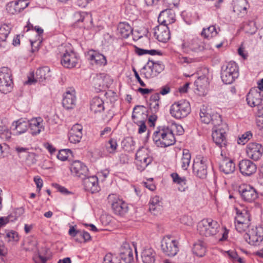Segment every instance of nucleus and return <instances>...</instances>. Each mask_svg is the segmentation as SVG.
<instances>
[{"label": "nucleus", "instance_id": "37998d69", "mask_svg": "<svg viewBox=\"0 0 263 263\" xmlns=\"http://www.w3.org/2000/svg\"><path fill=\"white\" fill-rule=\"evenodd\" d=\"M218 31L215 25H211L206 28H203L201 35L206 39H211L217 35Z\"/></svg>", "mask_w": 263, "mask_h": 263}, {"label": "nucleus", "instance_id": "f8f14e48", "mask_svg": "<svg viewBox=\"0 0 263 263\" xmlns=\"http://www.w3.org/2000/svg\"><path fill=\"white\" fill-rule=\"evenodd\" d=\"M178 242L170 237H164L161 241V249L167 256L173 257L177 254L179 251Z\"/></svg>", "mask_w": 263, "mask_h": 263}, {"label": "nucleus", "instance_id": "49530a36", "mask_svg": "<svg viewBox=\"0 0 263 263\" xmlns=\"http://www.w3.org/2000/svg\"><path fill=\"white\" fill-rule=\"evenodd\" d=\"M196 89L201 91L204 89L208 85V78L205 76H200L194 82Z\"/></svg>", "mask_w": 263, "mask_h": 263}, {"label": "nucleus", "instance_id": "58836bf2", "mask_svg": "<svg viewBox=\"0 0 263 263\" xmlns=\"http://www.w3.org/2000/svg\"><path fill=\"white\" fill-rule=\"evenodd\" d=\"M119 34L123 38H127L132 33L131 26L126 23H120L118 27Z\"/></svg>", "mask_w": 263, "mask_h": 263}, {"label": "nucleus", "instance_id": "603ef678", "mask_svg": "<svg viewBox=\"0 0 263 263\" xmlns=\"http://www.w3.org/2000/svg\"><path fill=\"white\" fill-rule=\"evenodd\" d=\"M117 146L118 144L116 140L111 139L106 145V150L109 153L113 154L115 152Z\"/></svg>", "mask_w": 263, "mask_h": 263}, {"label": "nucleus", "instance_id": "72a5a7b5", "mask_svg": "<svg viewBox=\"0 0 263 263\" xmlns=\"http://www.w3.org/2000/svg\"><path fill=\"white\" fill-rule=\"evenodd\" d=\"M160 93H156L152 95L149 99V109L148 114H155L159 109Z\"/></svg>", "mask_w": 263, "mask_h": 263}, {"label": "nucleus", "instance_id": "423d86ee", "mask_svg": "<svg viewBox=\"0 0 263 263\" xmlns=\"http://www.w3.org/2000/svg\"><path fill=\"white\" fill-rule=\"evenodd\" d=\"M200 118L202 123H211L214 126H219L222 123L220 115L218 114H212L211 109L205 105H202L200 108Z\"/></svg>", "mask_w": 263, "mask_h": 263}, {"label": "nucleus", "instance_id": "774afa93", "mask_svg": "<svg viewBox=\"0 0 263 263\" xmlns=\"http://www.w3.org/2000/svg\"><path fill=\"white\" fill-rule=\"evenodd\" d=\"M24 213V210L23 208H17L15 210V211H14V214L15 215L14 216V218L13 219V220H16L18 217H20V216H21L22 215H23ZM13 217V216H12Z\"/></svg>", "mask_w": 263, "mask_h": 263}, {"label": "nucleus", "instance_id": "c9c22d12", "mask_svg": "<svg viewBox=\"0 0 263 263\" xmlns=\"http://www.w3.org/2000/svg\"><path fill=\"white\" fill-rule=\"evenodd\" d=\"M235 210L236 212V221L250 223V216L247 209L236 208Z\"/></svg>", "mask_w": 263, "mask_h": 263}, {"label": "nucleus", "instance_id": "a18cd8bd", "mask_svg": "<svg viewBox=\"0 0 263 263\" xmlns=\"http://www.w3.org/2000/svg\"><path fill=\"white\" fill-rule=\"evenodd\" d=\"M191 154L187 149L183 151V155L181 159V167L183 170H186L191 161Z\"/></svg>", "mask_w": 263, "mask_h": 263}, {"label": "nucleus", "instance_id": "412c9836", "mask_svg": "<svg viewBox=\"0 0 263 263\" xmlns=\"http://www.w3.org/2000/svg\"><path fill=\"white\" fill-rule=\"evenodd\" d=\"M28 4L27 0H18L11 2L7 5L6 9L10 14H17L26 8Z\"/></svg>", "mask_w": 263, "mask_h": 263}, {"label": "nucleus", "instance_id": "c85d7f7f", "mask_svg": "<svg viewBox=\"0 0 263 263\" xmlns=\"http://www.w3.org/2000/svg\"><path fill=\"white\" fill-rule=\"evenodd\" d=\"M155 251L150 247H145L141 252V257L143 263H154L156 260Z\"/></svg>", "mask_w": 263, "mask_h": 263}, {"label": "nucleus", "instance_id": "4d7b16f0", "mask_svg": "<svg viewBox=\"0 0 263 263\" xmlns=\"http://www.w3.org/2000/svg\"><path fill=\"white\" fill-rule=\"evenodd\" d=\"M245 28L246 32L250 34H254L257 31V28L254 22H249L245 26Z\"/></svg>", "mask_w": 263, "mask_h": 263}, {"label": "nucleus", "instance_id": "de8ad7c7", "mask_svg": "<svg viewBox=\"0 0 263 263\" xmlns=\"http://www.w3.org/2000/svg\"><path fill=\"white\" fill-rule=\"evenodd\" d=\"M91 239L90 234L83 230H80L78 235L75 239L76 241L79 242H86Z\"/></svg>", "mask_w": 263, "mask_h": 263}, {"label": "nucleus", "instance_id": "7c9ffc66", "mask_svg": "<svg viewBox=\"0 0 263 263\" xmlns=\"http://www.w3.org/2000/svg\"><path fill=\"white\" fill-rule=\"evenodd\" d=\"M219 169L224 174H229L234 172L235 164L232 160L225 157L224 159L220 162Z\"/></svg>", "mask_w": 263, "mask_h": 263}, {"label": "nucleus", "instance_id": "dca6fc26", "mask_svg": "<svg viewBox=\"0 0 263 263\" xmlns=\"http://www.w3.org/2000/svg\"><path fill=\"white\" fill-rule=\"evenodd\" d=\"M246 152L251 159L257 161L261 157L263 148L261 144L257 143H250L247 145Z\"/></svg>", "mask_w": 263, "mask_h": 263}, {"label": "nucleus", "instance_id": "5fc2aeb1", "mask_svg": "<svg viewBox=\"0 0 263 263\" xmlns=\"http://www.w3.org/2000/svg\"><path fill=\"white\" fill-rule=\"evenodd\" d=\"M250 223L235 221V228L239 233L244 232L250 226Z\"/></svg>", "mask_w": 263, "mask_h": 263}, {"label": "nucleus", "instance_id": "aec40b11", "mask_svg": "<svg viewBox=\"0 0 263 263\" xmlns=\"http://www.w3.org/2000/svg\"><path fill=\"white\" fill-rule=\"evenodd\" d=\"M263 96L257 89H251L247 96L248 104L251 107L258 106L262 100Z\"/></svg>", "mask_w": 263, "mask_h": 263}, {"label": "nucleus", "instance_id": "4c0bfd02", "mask_svg": "<svg viewBox=\"0 0 263 263\" xmlns=\"http://www.w3.org/2000/svg\"><path fill=\"white\" fill-rule=\"evenodd\" d=\"M206 250V243L200 240L196 242L193 248V253L199 257H202L205 255Z\"/></svg>", "mask_w": 263, "mask_h": 263}, {"label": "nucleus", "instance_id": "9b49d317", "mask_svg": "<svg viewBox=\"0 0 263 263\" xmlns=\"http://www.w3.org/2000/svg\"><path fill=\"white\" fill-rule=\"evenodd\" d=\"M108 200L111 203L112 209L116 214L122 216L127 212L128 206L126 203L119 199L117 195H109Z\"/></svg>", "mask_w": 263, "mask_h": 263}, {"label": "nucleus", "instance_id": "f03ea898", "mask_svg": "<svg viewBox=\"0 0 263 263\" xmlns=\"http://www.w3.org/2000/svg\"><path fill=\"white\" fill-rule=\"evenodd\" d=\"M219 224L211 218L203 219L197 226V230L200 235L209 237L216 235L219 231Z\"/></svg>", "mask_w": 263, "mask_h": 263}, {"label": "nucleus", "instance_id": "4be33fe9", "mask_svg": "<svg viewBox=\"0 0 263 263\" xmlns=\"http://www.w3.org/2000/svg\"><path fill=\"white\" fill-rule=\"evenodd\" d=\"M85 189L92 193L99 191L98 178L96 176L85 177L82 179Z\"/></svg>", "mask_w": 263, "mask_h": 263}, {"label": "nucleus", "instance_id": "4468645a", "mask_svg": "<svg viewBox=\"0 0 263 263\" xmlns=\"http://www.w3.org/2000/svg\"><path fill=\"white\" fill-rule=\"evenodd\" d=\"M79 62L77 53L72 50H65L63 53L61 60V64L66 68H72L76 67Z\"/></svg>", "mask_w": 263, "mask_h": 263}, {"label": "nucleus", "instance_id": "052dcab7", "mask_svg": "<svg viewBox=\"0 0 263 263\" xmlns=\"http://www.w3.org/2000/svg\"><path fill=\"white\" fill-rule=\"evenodd\" d=\"M6 237L8 238V241L11 240L13 241H18V234L16 232L14 231H11L7 233L6 235Z\"/></svg>", "mask_w": 263, "mask_h": 263}, {"label": "nucleus", "instance_id": "f257e3e1", "mask_svg": "<svg viewBox=\"0 0 263 263\" xmlns=\"http://www.w3.org/2000/svg\"><path fill=\"white\" fill-rule=\"evenodd\" d=\"M153 138L158 146L167 147L174 144L175 142L172 130L168 127L155 131Z\"/></svg>", "mask_w": 263, "mask_h": 263}, {"label": "nucleus", "instance_id": "b1692460", "mask_svg": "<svg viewBox=\"0 0 263 263\" xmlns=\"http://www.w3.org/2000/svg\"><path fill=\"white\" fill-rule=\"evenodd\" d=\"M76 102V92L74 89L67 90L63 95L62 104L67 109L73 108Z\"/></svg>", "mask_w": 263, "mask_h": 263}, {"label": "nucleus", "instance_id": "0eeeda50", "mask_svg": "<svg viewBox=\"0 0 263 263\" xmlns=\"http://www.w3.org/2000/svg\"><path fill=\"white\" fill-rule=\"evenodd\" d=\"M208 161L201 156L196 157L193 164V172L195 175L201 179H204L208 174Z\"/></svg>", "mask_w": 263, "mask_h": 263}, {"label": "nucleus", "instance_id": "f704fd0d", "mask_svg": "<svg viewBox=\"0 0 263 263\" xmlns=\"http://www.w3.org/2000/svg\"><path fill=\"white\" fill-rule=\"evenodd\" d=\"M149 210L154 215L160 212L162 208V202L159 196L152 197L149 202Z\"/></svg>", "mask_w": 263, "mask_h": 263}, {"label": "nucleus", "instance_id": "f3484780", "mask_svg": "<svg viewBox=\"0 0 263 263\" xmlns=\"http://www.w3.org/2000/svg\"><path fill=\"white\" fill-rule=\"evenodd\" d=\"M154 35L159 42L166 43L171 37L170 27L159 24L154 29Z\"/></svg>", "mask_w": 263, "mask_h": 263}, {"label": "nucleus", "instance_id": "3c124183", "mask_svg": "<svg viewBox=\"0 0 263 263\" xmlns=\"http://www.w3.org/2000/svg\"><path fill=\"white\" fill-rule=\"evenodd\" d=\"M135 52L138 54L139 55H142L145 54H149L151 55H161V53L160 51L157 50H145L142 49L138 47H136L135 48Z\"/></svg>", "mask_w": 263, "mask_h": 263}, {"label": "nucleus", "instance_id": "864d4df0", "mask_svg": "<svg viewBox=\"0 0 263 263\" xmlns=\"http://www.w3.org/2000/svg\"><path fill=\"white\" fill-rule=\"evenodd\" d=\"M71 151L68 149H64L59 151L57 155L58 159L61 161H65L69 157V154H71Z\"/></svg>", "mask_w": 263, "mask_h": 263}, {"label": "nucleus", "instance_id": "a211bd4d", "mask_svg": "<svg viewBox=\"0 0 263 263\" xmlns=\"http://www.w3.org/2000/svg\"><path fill=\"white\" fill-rule=\"evenodd\" d=\"M71 173L81 179L84 178L88 175V170L87 166L80 161H74L70 166Z\"/></svg>", "mask_w": 263, "mask_h": 263}, {"label": "nucleus", "instance_id": "6e6d98bb", "mask_svg": "<svg viewBox=\"0 0 263 263\" xmlns=\"http://www.w3.org/2000/svg\"><path fill=\"white\" fill-rule=\"evenodd\" d=\"M23 156L26 157V161L29 164H35L37 161V155L34 153L28 152L26 155Z\"/></svg>", "mask_w": 263, "mask_h": 263}, {"label": "nucleus", "instance_id": "338daca9", "mask_svg": "<svg viewBox=\"0 0 263 263\" xmlns=\"http://www.w3.org/2000/svg\"><path fill=\"white\" fill-rule=\"evenodd\" d=\"M53 186L56 188L60 192L64 194H68L70 193L67 189L64 186H62L58 184H54Z\"/></svg>", "mask_w": 263, "mask_h": 263}, {"label": "nucleus", "instance_id": "a19ab883", "mask_svg": "<svg viewBox=\"0 0 263 263\" xmlns=\"http://www.w3.org/2000/svg\"><path fill=\"white\" fill-rule=\"evenodd\" d=\"M74 26L79 27V25H82L83 20H90V14L85 12H77L74 14Z\"/></svg>", "mask_w": 263, "mask_h": 263}, {"label": "nucleus", "instance_id": "bf43d9fd", "mask_svg": "<svg viewBox=\"0 0 263 263\" xmlns=\"http://www.w3.org/2000/svg\"><path fill=\"white\" fill-rule=\"evenodd\" d=\"M82 25H79L80 28H84L85 29H89L92 27V18L91 15L90 14V20L87 21L86 20H83V23Z\"/></svg>", "mask_w": 263, "mask_h": 263}, {"label": "nucleus", "instance_id": "8fccbe9b", "mask_svg": "<svg viewBox=\"0 0 263 263\" xmlns=\"http://www.w3.org/2000/svg\"><path fill=\"white\" fill-rule=\"evenodd\" d=\"M103 263H121V261L119 257L109 253L104 256Z\"/></svg>", "mask_w": 263, "mask_h": 263}, {"label": "nucleus", "instance_id": "9d476101", "mask_svg": "<svg viewBox=\"0 0 263 263\" xmlns=\"http://www.w3.org/2000/svg\"><path fill=\"white\" fill-rule=\"evenodd\" d=\"M50 69L47 67H43L37 69L35 76L33 74H31L30 77H28V80L26 81L25 84L31 85L36 82H43L45 80L48 79L50 78Z\"/></svg>", "mask_w": 263, "mask_h": 263}, {"label": "nucleus", "instance_id": "39448f33", "mask_svg": "<svg viewBox=\"0 0 263 263\" xmlns=\"http://www.w3.org/2000/svg\"><path fill=\"white\" fill-rule=\"evenodd\" d=\"M13 87L11 70L6 67L0 69V91L6 94L11 91Z\"/></svg>", "mask_w": 263, "mask_h": 263}, {"label": "nucleus", "instance_id": "5701e85b", "mask_svg": "<svg viewBox=\"0 0 263 263\" xmlns=\"http://www.w3.org/2000/svg\"><path fill=\"white\" fill-rule=\"evenodd\" d=\"M83 127L81 124H76L71 128L68 134V139L70 143H77L80 142L82 137Z\"/></svg>", "mask_w": 263, "mask_h": 263}, {"label": "nucleus", "instance_id": "680f3d73", "mask_svg": "<svg viewBox=\"0 0 263 263\" xmlns=\"http://www.w3.org/2000/svg\"><path fill=\"white\" fill-rule=\"evenodd\" d=\"M144 108H145L142 105H137L135 106L134 108V110L132 114L133 119H135L136 118H137L136 114L140 112L143 113L144 111L143 109Z\"/></svg>", "mask_w": 263, "mask_h": 263}, {"label": "nucleus", "instance_id": "e433bc0d", "mask_svg": "<svg viewBox=\"0 0 263 263\" xmlns=\"http://www.w3.org/2000/svg\"><path fill=\"white\" fill-rule=\"evenodd\" d=\"M90 109L95 114L104 110V106L103 100L99 97L93 98L90 102Z\"/></svg>", "mask_w": 263, "mask_h": 263}, {"label": "nucleus", "instance_id": "09e8293b", "mask_svg": "<svg viewBox=\"0 0 263 263\" xmlns=\"http://www.w3.org/2000/svg\"><path fill=\"white\" fill-rule=\"evenodd\" d=\"M10 32V28L7 25H3L0 27V42L6 41Z\"/></svg>", "mask_w": 263, "mask_h": 263}, {"label": "nucleus", "instance_id": "a878e982", "mask_svg": "<svg viewBox=\"0 0 263 263\" xmlns=\"http://www.w3.org/2000/svg\"><path fill=\"white\" fill-rule=\"evenodd\" d=\"M175 15L173 11L171 9H166L161 12L158 21L159 24L165 25L168 26L174 23L175 21L174 18Z\"/></svg>", "mask_w": 263, "mask_h": 263}, {"label": "nucleus", "instance_id": "6e6552de", "mask_svg": "<svg viewBox=\"0 0 263 263\" xmlns=\"http://www.w3.org/2000/svg\"><path fill=\"white\" fill-rule=\"evenodd\" d=\"M181 48L186 53H189L190 51L198 52L210 48L209 45L205 44L198 39L183 42L181 44Z\"/></svg>", "mask_w": 263, "mask_h": 263}, {"label": "nucleus", "instance_id": "0e129e2a", "mask_svg": "<svg viewBox=\"0 0 263 263\" xmlns=\"http://www.w3.org/2000/svg\"><path fill=\"white\" fill-rule=\"evenodd\" d=\"M15 149L20 157H21L22 154L26 155L28 152V148L26 147L16 146Z\"/></svg>", "mask_w": 263, "mask_h": 263}, {"label": "nucleus", "instance_id": "79ce46f5", "mask_svg": "<svg viewBox=\"0 0 263 263\" xmlns=\"http://www.w3.org/2000/svg\"><path fill=\"white\" fill-rule=\"evenodd\" d=\"M0 137L4 140H8L11 137V132L8 127L0 118Z\"/></svg>", "mask_w": 263, "mask_h": 263}, {"label": "nucleus", "instance_id": "e2e57ef3", "mask_svg": "<svg viewBox=\"0 0 263 263\" xmlns=\"http://www.w3.org/2000/svg\"><path fill=\"white\" fill-rule=\"evenodd\" d=\"M13 217L12 215H10L7 217H0V227H2L8 223L10 221H13V219H11Z\"/></svg>", "mask_w": 263, "mask_h": 263}, {"label": "nucleus", "instance_id": "ddd939ff", "mask_svg": "<svg viewBox=\"0 0 263 263\" xmlns=\"http://www.w3.org/2000/svg\"><path fill=\"white\" fill-rule=\"evenodd\" d=\"M244 238L246 241L252 245H258L263 240V228L256 227L246 233Z\"/></svg>", "mask_w": 263, "mask_h": 263}, {"label": "nucleus", "instance_id": "473e14b6", "mask_svg": "<svg viewBox=\"0 0 263 263\" xmlns=\"http://www.w3.org/2000/svg\"><path fill=\"white\" fill-rule=\"evenodd\" d=\"M174 183L178 185V189L179 191L182 192H185L188 188L186 183V179L185 177H180L177 173H173L171 174Z\"/></svg>", "mask_w": 263, "mask_h": 263}, {"label": "nucleus", "instance_id": "6ab92c4d", "mask_svg": "<svg viewBox=\"0 0 263 263\" xmlns=\"http://www.w3.org/2000/svg\"><path fill=\"white\" fill-rule=\"evenodd\" d=\"M240 173L244 176H249L255 173L257 167L254 163L247 159L242 160L239 163Z\"/></svg>", "mask_w": 263, "mask_h": 263}, {"label": "nucleus", "instance_id": "2f4dec72", "mask_svg": "<svg viewBox=\"0 0 263 263\" xmlns=\"http://www.w3.org/2000/svg\"><path fill=\"white\" fill-rule=\"evenodd\" d=\"M29 121L24 119H20L16 121L13 122L12 127L16 131V135H21L25 133L29 128Z\"/></svg>", "mask_w": 263, "mask_h": 263}, {"label": "nucleus", "instance_id": "2eb2a0df", "mask_svg": "<svg viewBox=\"0 0 263 263\" xmlns=\"http://www.w3.org/2000/svg\"><path fill=\"white\" fill-rule=\"evenodd\" d=\"M163 69V65L153 61H149L147 65L144 66L140 70V74L144 76L146 79H149L153 76V71L160 73Z\"/></svg>", "mask_w": 263, "mask_h": 263}, {"label": "nucleus", "instance_id": "c03bdc74", "mask_svg": "<svg viewBox=\"0 0 263 263\" xmlns=\"http://www.w3.org/2000/svg\"><path fill=\"white\" fill-rule=\"evenodd\" d=\"M152 162V158L148 156H144L140 159L136 161L137 168L140 171H143L151 162Z\"/></svg>", "mask_w": 263, "mask_h": 263}, {"label": "nucleus", "instance_id": "13d9d810", "mask_svg": "<svg viewBox=\"0 0 263 263\" xmlns=\"http://www.w3.org/2000/svg\"><path fill=\"white\" fill-rule=\"evenodd\" d=\"M147 151L145 148L142 147L140 148L136 154V161L140 159L141 158L144 157V156H147Z\"/></svg>", "mask_w": 263, "mask_h": 263}, {"label": "nucleus", "instance_id": "1a4fd4ad", "mask_svg": "<svg viewBox=\"0 0 263 263\" xmlns=\"http://www.w3.org/2000/svg\"><path fill=\"white\" fill-rule=\"evenodd\" d=\"M227 126L226 124L214 126L212 138L215 143L220 148L225 147L227 145L226 134Z\"/></svg>", "mask_w": 263, "mask_h": 263}, {"label": "nucleus", "instance_id": "c756f323", "mask_svg": "<svg viewBox=\"0 0 263 263\" xmlns=\"http://www.w3.org/2000/svg\"><path fill=\"white\" fill-rule=\"evenodd\" d=\"M87 59L90 61L91 64L97 65H105L107 61L106 58L102 54L91 51L88 52Z\"/></svg>", "mask_w": 263, "mask_h": 263}, {"label": "nucleus", "instance_id": "cd10ccee", "mask_svg": "<svg viewBox=\"0 0 263 263\" xmlns=\"http://www.w3.org/2000/svg\"><path fill=\"white\" fill-rule=\"evenodd\" d=\"M43 120L41 118H33L29 121V127L33 136L39 134L44 130V127L43 124Z\"/></svg>", "mask_w": 263, "mask_h": 263}, {"label": "nucleus", "instance_id": "69168bd1", "mask_svg": "<svg viewBox=\"0 0 263 263\" xmlns=\"http://www.w3.org/2000/svg\"><path fill=\"white\" fill-rule=\"evenodd\" d=\"M34 181L36 185L37 190L40 192L43 186L42 179L40 177L36 176L34 178Z\"/></svg>", "mask_w": 263, "mask_h": 263}, {"label": "nucleus", "instance_id": "7ed1b4c3", "mask_svg": "<svg viewBox=\"0 0 263 263\" xmlns=\"http://www.w3.org/2000/svg\"><path fill=\"white\" fill-rule=\"evenodd\" d=\"M239 76L238 67L234 62H230L221 67V78L226 84H230Z\"/></svg>", "mask_w": 263, "mask_h": 263}, {"label": "nucleus", "instance_id": "20e7f679", "mask_svg": "<svg viewBox=\"0 0 263 263\" xmlns=\"http://www.w3.org/2000/svg\"><path fill=\"white\" fill-rule=\"evenodd\" d=\"M190 111V103L185 100H180L174 103L170 109L171 116L177 119L186 117Z\"/></svg>", "mask_w": 263, "mask_h": 263}, {"label": "nucleus", "instance_id": "393cba45", "mask_svg": "<svg viewBox=\"0 0 263 263\" xmlns=\"http://www.w3.org/2000/svg\"><path fill=\"white\" fill-rule=\"evenodd\" d=\"M242 198L248 202H252L257 198V194L254 188L247 185L239 190Z\"/></svg>", "mask_w": 263, "mask_h": 263}, {"label": "nucleus", "instance_id": "bb28decb", "mask_svg": "<svg viewBox=\"0 0 263 263\" xmlns=\"http://www.w3.org/2000/svg\"><path fill=\"white\" fill-rule=\"evenodd\" d=\"M119 257L125 263H132L134 260L133 252L129 244L125 243L121 247Z\"/></svg>", "mask_w": 263, "mask_h": 263}, {"label": "nucleus", "instance_id": "ea45409f", "mask_svg": "<svg viewBox=\"0 0 263 263\" xmlns=\"http://www.w3.org/2000/svg\"><path fill=\"white\" fill-rule=\"evenodd\" d=\"M247 6L246 0H235L233 3V11L238 14L240 13L245 14L246 12Z\"/></svg>", "mask_w": 263, "mask_h": 263}]
</instances>
